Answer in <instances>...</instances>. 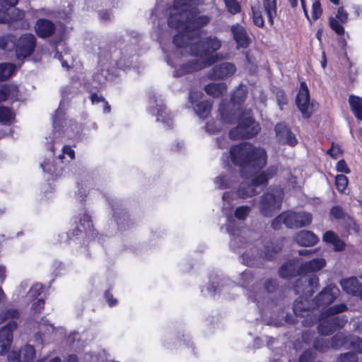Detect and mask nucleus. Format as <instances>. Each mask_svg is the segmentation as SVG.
I'll list each match as a JSON object with an SVG mask.
<instances>
[{
	"label": "nucleus",
	"mask_w": 362,
	"mask_h": 362,
	"mask_svg": "<svg viewBox=\"0 0 362 362\" xmlns=\"http://www.w3.org/2000/svg\"><path fill=\"white\" fill-rule=\"evenodd\" d=\"M195 39L181 42L182 48L178 50L174 46H172L173 50H168L159 37L167 63L175 67L174 76H182L201 70L219 59L218 54H214L222 46V41L218 37L210 35L201 40L198 35Z\"/></svg>",
	"instance_id": "1"
},
{
	"label": "nucleus",
	"mask_w": 362,
	"mask_h": 362,
	"mask_svg": "<svg viewBox=\"0 0 362 362\" xmlns=\"http://www.w3.org/2000/svg\"><path fill=\"white\" fill-rule=\"evenodd\" d=\"M247 88L240 85L231 96V104L227 106L225 102L220 104L218 112L221 118L209 122L206 125V131L214 134L222 129L224 124H232L238 120V124L229 132L231 139H249L257 135L260 131V126L252 117L241 115L240 107L245 100Z\"/></svg>",
	"instance_id": "2"
},
{
	"label": "nucleus",
	"mask_w": 362,
	"mask_h": 362,
	"mask_svg": "<svg viewBox=\"0 0 362 362\" xmlns=\"http://www.w3.org/2000/svg\"><path fill=\"white\" fill-rule=\"evenodd\" d=\"M198 4V0H175L173 7L169 8L168 25L179 30L171 45L177 50L182 48L181 42L195 40V37L200 35L199 29L210 21L209 16L199 15L196 8Z\"/></svg>",
	"instance_id": "3"
},
{
	"label": "nucleus",
	"mask_w": 362,
	"mask_h": 362,
	"mask_svg": "<svg viewBox=\"0 0 362 362\" xmlns=\"http://www.w3.org/2000/svg\"><path fill=\"white\" fill-rule=\"evenodd\" d=\"M230 155L233 163L241 167V175L247 177L267 164L266 151L250 143L232 146Z\"/></svg>",
	"instance_id": "4"
},
{
	"label": "nucleus",
	"mask_w": 362,
	"mask_h": 362,
	"mask_svg": "<svg viewBox=\"0 0 362 362\" xmlns=\"http://www.w3.org/2000/svg\"><path fill=\"white\" fill-rule=\"evenodd\" d=\"M340 291L334 284L326 286L315 298L312 305L303 296L299 297L293 304V312L296 316L304 317L302 324L305 327H310L317 321V316L314 313L315 308L326 306L333 303L339 296Z\"/></svg>",
	"instance_id": "5"
},
{
	"label": "nucleus",
	"mask_w": 362,
	"mask_h": 362,
	"mask_svg": "<svg viewBox=\"0 0 362 362\" xmlns=\"http://www.w3.org/2000/svg\"><path fill=\"white\" fill-rule=\"evenodd\" d=\"M326 264L323 258H316L305 262L300 266V278L297 280L295 285L296 293H302L305 297L311 296L318 288L319 279L313 273L322 269Z\"/></svg>",
	"instance_id": "6"
},
{
	"label": "nucleus",
	"mask_w": 362,
	"mask_h": 362,
	"mask_svg": "<svg viewBox=\"0 0 362 362\" xmlns=\"http://www.w3.org/2000/svg\"><path fill=\"white\" fill-rule=\"evenodd\" d=\"M36 46V38L33 34L25 33L19 37L13 35H6L0 37V48L11 49L15 48L16 57L23 59L30 56Z\"/></svg>",
	"instance_id": "7"
},
{
	"label": "nucleus",
	"mask_w": 362,
	"mask_h": 362,
	"mask_svg": "<svg viewBox=\"0 0 362 362\" xmlns=\"http://www.w3.org/2000/svg\"><path fill=\"white\" fill-rule=\"evenodd\" d=\"M276 173V166L272 165L268 168L267 170L253 177L251 183L247 184L245 182L241 183L236 192L237 197L240 199H247L257 194L259 192L257 188L263 185H266L269 180L273 177Z\"/></svg>",
	"instance_id": "8"
},
{
	"label": "nucleus",
	"mask_w": 362,
	"mask_h": 362,
	"mask_svg": "<svg viewBox=\"0 0 362 362\" xmlns=\"http://www.w3.org/2000/svg\"><path fill=\"white\" fill-rule=\"evenodd\" d=\"M284 192L281 187L270 189L260 198L259 209L260 213L267 217L272 216L281 206Z\"/></svg>",
	"instance_id": "9"
},
{
	"label": "nucleus",
	"mask_w": 362,
	"mask_h": 362,
	"mask_svg": "<svg viewBox=\"0 0 362 362\" xmlns=\"http://www.w3.org/2000/svg\"><path fill=\"white\" fill-rule=\"evenodd\" d=\"M317 320L318 318L317 317ZM318 332L321 335H329L337 329L344 327L348 321L345 315L319 319Z\"/></svg>",
	"instance_id": "10"
},
{
	"label": "nucleus",
	"mask_w": 362,
	"mask_h": 362,
	"mask_svg": "<svg viewBox=\"0 0 362 362\" xmlns=\"http://www.w3.org/2000/svg\"><path fill=\"white\" fill-rule=\"evenodd\" d=\"M311 214L306 211H286V226L288 228H300L309 226L312 223Z\"/></svg>",
	"instance_id": "11"
},
{
	"label": "nucleus",
	"mask_w": 362,
	"mask_h": 362,
	"mask_svg": "<svg viewBox=\"0 0 362 362\" xmlns=\"http://www.w3.org/2000/svg\"><path fill=\"white\" fill-rule=\"evenodd\" d=\"M236 66L231 62H222L214 66L207 73V77L211 80H223L228 78L236 72Z\"/></svg>",
	"instance_id": "12"
},
{
	"label": "nucleus",
	"mask_w": 362,
	"mask_h": 362,
	"mask_svg": "<svg viewBox=\"0 0 362 362\" xmlns=\"http://www.w3.org/2000/svg\"><path fill=\"white\" fill-rule=\"evenodd\" d=\"M296 103L305 118H308L312 114L310 101V93L307 84L304 81L300 83V88L296 98Z\"/></svg>",
	"instance_id": "13"
},
{
	"label": "nucleus",
	"mask_w": 362,
	"mask_h": 362,
	"mask_svg": "<svg viewBox=\"0 0 362 362\" xmlns=\"http://www.w3.org/2000/svg\"><path fill=\"white\" fill-rule=\"evenodd\" d=\"M252 289L249 290L247 294L248 298L254 302H257V306L260 307V305H263L264 303L265 293H271L275 291L277 288V283L274 279H267L264 282V289L260 291H256V289L257 288V285L252 284Z\"/></svg>",
	"instance_id": "14"
},
{
	"label": "nucleus",
	"mask_w": 362,
	"mask_h": 362,
	"mask_svg": "<svg viewBox=\"0 0 362 362\" xmlns=\"http://www.w3.org/2000/svg\"><path fill=\"white\" fill-rule=\"evenodd\" d=\"M347 336L344 333H337L329 341L322 338L317 339L314 341L313 346L316 350L320 352H325L329 347L334 349H338L343 346L347 345Z\"/></svg>",
	"instance_id": "15"
},
{
	"label": "nucleus",
	"mask_w": 362,
	"mask_h": 362,
	"mask_svg": "<svg viewBox=\"0 0 362 362\" xmlns=\"http://www.w3.org/2000/svg\"><path fill=\"white\" fill-rule=\"evenodd\" d=\"M18 327V323L8 322L0 329V355L6 354L13 341V332Z\"/></svg>",
	"instance_id": "16"
},
{
	"label": "nucleus",
	"mask_w": 362,
	"mask_h": 362,
	"mask_svg": "<svg viewBox=\"0 0 362 362\" xmlns=\"http://www.w3.org/2000/svg\"><path fill=\"white\" fill-rule=\"evenodd\" d=\"M202 96V93L201 91L191 90L189 95V100L192 105L196 103L194 109L199 118L205 119L210 113L212 105L209 100L197 103Z\"/></svg>",
	"instance_id": "17"
},
{
	"label": "nucleus",
	"mask_w": 362,
	"mask_h": 362,
	"mask_svg": "<svg viewBox=\"0 0 362 362\" xmlns=\"http://www.w3.org/2000/svg\"><path fill=\"white\" fill-rule=\"evenodd\" d=\"M227 230L230 235V246L233 250L241 247L245 243L243 240V232L231 216H227Z\"/></svg>",
	"instance_id": "18"
},
{
	"label": "nucleus",
	"mask_w": 362,
	"mask_h": 362,
	"mask_svg": "<svg viewBox=\"0 0 362 362\" xmlns=\"http://www.w3.org/2000/svg\"><path fill=\"white\" fill-rule=\"evenodd\" d=\"M151 107L149 111L156 116V120L161 122L164 127H170L173 124L170 115L165 111V107L163 106L162 102L158 103L155 97L150 100Z\"/></svg>",
	"instance_id": "19"
},
{
	"label": "nucleus",
	"mask_w": 362,
	"mask_h": 362,
	"mask_svg": "<svg viewBox=\"0 0 362 362\" xmlns=\"http://www.w3.org/2000/svg\"><path fill=\"white\" fill-rule=\"evenodd\" d=\"M100 70L96 72L93 76V81L97 83L95 86L96 88H100L107 81L113 80L117 75V70L115 68L110 69L109 63L100 61Z\"/></svg>",
	"instance_id": "20"
},
{
	"label": "nucleus",
	"mask_w": 362,
	"mask_h": 362,
	"mask_svg": "<svg viewBox=\"0 0 362 362\" xmlns=\"http://www.w3.org/2000/svg\"><path fill=\"white\" fill-rule=\"evenodd\" d=\"M275 133L278 141L282 144L294 146L298 144V139L291 129L283 122L275 126Z\"/></svg>",
	"instance_id": "21"
},
{
	"label": "nucleus",
	"mask_w": 362,
	"mask_h": 362,
	"mask_svg": "<svg viewBox=\"0 0 362 362\" xmlns=\"http://www.w3.org/2000/svg\"><path fill=\"white\" fill-rule=\"evenodd\" d=\"M35 356V348L30 344H27L22 347L19 351L13 350L9 352L8 361L9 362H30Z\"/></svg>",
	"instance_id": "22"
},
{
	"label": "nucleus",
	"mask_w": 362,
	"mask_h": 362,
	"mask_svg": "<svg viewBox=\"0 0 362 362\" xmlns=\"http://www.w3.org/2000/svg\"><path fill=\"white\" fill-rule=\"evenodd\" d=\"M230 31L237 44V49L247 48L251 43V39L243 25L235 23L231 26Z\"/></svg>",
	"instance_id": "23"
},
{
	"label": "nucleus",
	"mask_w": 362,
	"mask_h": 362,
	"mask_svg": "<svg viewBox=\"0 0 362 362\" xmlns=\"http://www.w3.org/2000/svg\"><path fill=\"white\" fill-rule=\"evenodd\" d=\"M79 222V225L77 226L73 232L67 233V236L69 240H71L74 236H77L79 233H82L83 232L88 237L93 236L94 233L92 230L93 223L90 216L87 214H84L80 218Z\"/></svg>",
	"instance_id": "24"
},
{
	"label": "nucleus",
	"mask_w": 362,
	"mask_h": 362,
	"mask_svg": "<svg viewBox=\"0 0 362 362\" xmlns=\"http://www.w3.org/2000/svg\"><path fill=\"white\" fill-rule=\"evenodd\" d=\"M342 289L348 294L360 296L362 293V285L356 277L342 279L340 282Z\"/></svg>",
	"instance_id": "25"
},
{
	"label": "nucleus",
	"mask_w": 362,
	"mask_h": 362,
	"mask_svg": "<svg viewBox=\"0 0 362 362\" xmlns=\"http://www.w3.org/2000/svg\"><path fill=\"white\" fill-rule=\"evenodd\" d=\"M55 26L49 20L40 18L35 23V29L37 35L42 38L49 37L54 32Z\"/></svg>",
	"instance_id": "26"
},
{
	"label": "nucleus",
	"mask_w": 362,
	"mask_h": 362,
	"mask_svg": "<svg viewBox=\"0 0 362 362\" xmlns=\"http://www.w3.org/2000/svg\"><path fill=\"white\" fill-rule=\"evenodd\" d=\"M295 240L301 246L310 247L317 243L318 238L311 231L301 230L296 234Z\"/></svg>",
	"instance_id": "27"
},
{
	"label": "nucleus",
	"mask_w": 362,
	"mask_h": 362,
	"mask_svg": "<svg viewBox=\"0 0 362 362\" xmlns=\"http://www.w3.org/2000/svg\"><path fill=\"white\" fill-rule=\"evenodd\" d=\"M279 273L281 277L289 279L296 274H300V267L296 260H291L284 264L279 269Z\"/></svg>",
	"instance_id": "28"
},
{
	"label": "nucleus",
	"mask_w": 362,
	"mask_h": 362,
	"mask_svg": "<svg viewBox=\"0 0 362 362\" xmlns=\"http://www.w3.org/2000/svg\"><path fill=\"white\" fill-rule=\"evenodd\" d=\"M206 93L214 98H219L224 95L227 92V85L226 83H210L205 86Z\"/></svg>",
	"instance_id": "29"
},
{
	"label": "nucleus",
	"mask_w": 362,
	"mask_h": 362,
	"mask_svg": "<svg viewBox=\"0 0 362 362\" xmlns=\"http://www.w3.org/2000/svg\"><path fill=\"white\" fill-rule=\"evenodd\" d=\"M18 89L14 84L0 85V102L6 100H17Z\"/></svg>",
	"instance_id": "30"
},
{
	"label": "nucleus",
	"mask_w": 362,
	"mask_h": 362,
	"mask_svg": "<svg viewBox=\"0 0 362 362\" xmlns=\"http://www.w3.org/2000/svg\"><path fill=\"white\" fill-rule=\"evenodd\" d=\"M38 329L39 331L35 334V341L40 344H42L44 341L43 336L47 333H50L54 332V327L52 324H50L47 320L42 319L40 322H38Z\"/></svg>",
	"instance_id": "31"
},
{
	"label": "nucleus",
	"mask_w": 362,
	"mask_h": 362,
	"mask_svg": "<svg viewBox=\"0 0 362 362\" xmlns=\"http://www.w3.org/2000/svg\"><path fill=\"white\" fill-rule=\"evenodd\" d=\"M264 11L271 25H274V19L277 15L276 0H262Z\"/></svg>",
	"instance_id": "32"
},
{
	"label": "nucleus",
	"mask_w": 362,
	"mask_h": 362,
	"mask_svg": "<svg viewBox=\"0 0 362 362\" xmlns=\"http://www.w3.org/2000/svg\"><path fill=\"white\" fill-rule=\"evenodd\" d=\"M236 181V176L230 173V175H221L214 180V184L216 188L224 189L233 187Z\"/></svg>",
	"instance_id": "33"
},
{
	"label": "nucleus",
	"mask_w": 362,
	"mask_h": 362,
	"mask_svg": "<svg viewBox=\"0 0 362 362\" xmlns=\"http://www.w3.org/2000/svg\"><path fill=\"white\" fill-rule=\"evenodd\" d=\"M262 257V253H259L256 248H250L242 254V260L244 264L247 266H255L257 264V261Z\"/></svg>",
	"instance_id": "34"
},
{
	"label": "nucleus",
	"mask_w": 362,
	"mask_h": 362,
	"mask_svg": "<svg viewBox=\"0 0 362 362\" xmlns=\"http://www.w3.org/2000/svg\"><path fill=\"white\" fill-rule=\"evenodd\" d=\"M282 240L269 242L264 245V255L267 259H272L282 248Z\"/></svg>",
	"instance_id": "35"
},
{
	"label": "nucleus",
	"mask_w": 362,
	"mask_h": 362,
	"mask_svg": "<svg viewBox=\"0 0 362 362\" xmlns=\"http://www.w3.org/2000/svg\"><path fill=\"white\" fill-rule=\"evenodd\" d=\"M252 18L255 25L259 28L264 26L260 4L258 1L251 5Z\"/></svg>",
	"instance_id": "36"
},
{
	"label": "nucleus",
	"mask_w": 362,
	"mask_h": 362,
	"mask_svg": "<svg viewBox=\"0 0 362 362\" xmlns=\"http://www.w3.org/2000/svg\"><path fill=\"white\" fill-rule=\"evenodd\" d=\"M349 103L355 117L362 121V98L355 95H350Z\"/></svg>",
	"instance_id": "37"
},
{
	"label": "nucleus",
	"mask_w": 362,
	"mask_h": 362,
	"mask_svg": "<svg viewBox=\"0 0 362 362\" xmlns=\"http://www.w3.org/2000/svg\"><path fill=\"white\" fill-rule=\"evenodd\" d=\"M324 241L331 243L334 245V250L341 251L344 248V242L332 231H327L323 235Z\"/></svg>",
	"instance_id": "38"
},
{
	"label": "nucleus",
	"mask_w": 362,
	"mask_h": 362,
	"mask_svg": "<svg viewBox=\"0 0 362 362\" xmlns=\"http://www.w3.org/2000/svg\"><path fill=\"white\" fill-rule=\"evenodd\" d=\"M347 306L344 303H340L337 305H334L327 310H325L324 312H322L320 315V319H325V318H329L334 317L333 315H337L338 313H343L347 310Z\"/></svg>",
	"instance_id": "39"
},
{
	"label": "nucleus",
	"mask_w": 362,
	"mask_h": 362,
	"mask_svg": "<svg viewBox=\"0 0 362 362\" xmlns=\"http://www.w3.org/2000/svg\"><path fill=\"white\" fill-rule=\"evenodd\" d=\"M19 317L20 313L18 310L15 308L6 309L0 313V324L8 320L9 322L14 321L17 323V320Z\"/></svg>",
	"instance_id": "40"
},
{
	"label": "nucleus",
	"mask_w": 362,
	"mask_h": 362,
	"mask_svg": "<svg viewBox=\"0 0 362 362\" xmlns=\"http://www.w3.org/2000/svg\"><path fill=\"white\" fill-rule=\"evenodd\" d=\"M62 103H60L59 107L56 110L55 114L53 117V128L54 131V134L59 133L62 130V128L64 127L63 123H66L64 121V112L62 111Z\"/></svg>",
	"instance_id": "41"
},
{
	"label": "nucleus",
	"mask_w": 362,
	"mask_h": 362,
	"mask_svg": "<svg viewBox=\"0 0 362 362\" xmlns=\"http://www.w3.org/2000/svg\"><path fill=\"white\" fill-rule=\"evenodd\" d=\"M122 55H124V53H122ZM137 59L138 57L136 55H132L129 57L123 56L121 59L116 61L117 69H125L130 66L134 67V66L132 64L133 62H136Z\"/></svg>",
	"instance_id": "42"
},
{
	"label": "nucleus",
	"mask_w": 362,
	"mask_h": 362,
	"mask_svg": "<svg viewBox=\"0 0 362 362\" xmlns=\"http://www.w3.org/2000/svg\"><path fill=\"white\" fill-rule=\"evenodd\" d=\"M16 66L11 63H3L0 64V81H4L11 77L15 72Z\"/></svg>",
	"instance_id": "43"
},
{
	"label": "nucleus",
	"mask_w": 362,
	"mask_h": 362,
	"mask_svg": "<svg viewBox=\"0 0 362 362\" xmlns=\"http://www.w3.org/2000/svg\"><path fill=\"white\" fill-rule=\"evenodd\" d=\"M347 348L353 349L356 353L362 354V339L354 335L347 336Z\"/></svg>",
	"instance_id": "44"
},
{
	"label": "nucleus",
	"mask_w": 362,
	"mask_h": 362,
	"mask_svg": "<svg viewBox=\"0 0 362 362\" xmlns=\"http://www.w3.org/2000/svg\"><path fill=\"white\" fill-rule=\"evenodd\" d=\"M13 112L8 108L0 106V122L4 124H10L14 119Z\"/></svg>",
	"instance_id": "45"
},
{
	"label": "nucleus",
	"mask_w": 362,
	"mask_h": 362,
	"mask_svg": "<svg viewBox=\"0 0 362 362\" xmlns=\"http://www.w3.org/2000/svg\"><path fill=\"white\" fill-rule=\"evenodd\" d=\"M227 11L231 15H236L241 11L240 4L237 0H223Z\"/></svg>",
	"instance_id": "46"
},
{
	"label": "nucleus",
	"mask_w": 362,
	"mask_h": 362,
	"mask_svg": "<svg viewBox=\"0 0 362 362\" xmlns=\"http://www.w3.org/2000/svg\"><path fill=\"white\" fill-rule=\"evenodd\" d=\"M251 211V208L248 206H241L235 209L234 212L235 217L240 220L244 221Z\"/></svg>",
	"instance_id": "47"
},
{
	"label": "nucleus",
	"mask_w": 362,
	"mask_h": 362,
	"mask_svg": "<svg viewBox=\"0 0 362 362\" xmlns=\"http://www.w3.org/2000/svg\"><path fill=\"white\" fill-rule=\"evenodd\" d=\"M348 178L344 175H337L335 177V185L339 192H343L348 185Z\"/></svg>",
	"instance_id": "48"
},
{
	"label": "nucleus",
	"mask_w": 362,
	"mask_h": 362,
	"mask_svg": "<svg viewBox=\"0 0 362 362\" xmlns=\"http://www.w3.org/2000/svg\"><path fill=\"white\" fill-rule=\"evenodd\" d=\"M253 280V276L250 270H245L240 274V285L244 288H247Z\"/></svg>",
	"instance_id": "49"
},
{
	"label": "nucleus",
	"mask_w": 362,
	"mask_h": 362,
	"mask_svg": "<svg viewBox=\"0 0 362 362\" xmlns=\"http://www.w3.org/2000/svg\"><path fill=\"white\" fill-rule=\"evenodd\" d=\"M358 358L356 353L347 352L339 355L337 358L338 362H358Z\"/></svg>",
	"instance_id": "50"
},
{
	"label": "nucleus",
	"mask_w": 362,
	"mask_h": 362,
	"mask_svg": "<svg viewBox=\"0 0 362 362\" xmlns=\"http://www.w3.org/2000/svg\"><path fill=\"white\" fill-rule=\"evenodd\" d=\"M40 166L42 167L44 172H47V173L55 176L59 175L55 165H54L52 162H50L49 160H45L42 163L40 164Z\"/></svg>",
	"instance_id": "51"
},
{
	"label": "nucleus",
	"mask_w": 362,
	"mask_h": 362,
	"mask_svg": "<svg viewBox=\"0 0 362 362\" xmlns=\"http://www.w3.org/2000/svg\"><path fill=\"white\" fill-rule=\"evenodd\" d=\"M9 13V23L13 21H18L24 18L25 13L23 11L15 8L11 11Z\"/></svg>",
	"instance_id": "52"
},
{
	"label": "nucleus",
	"mask_w": 362,
	"mask_h": 362,
	"mask_svg": "<svg viewBox=\"0 0 362 362\" xmlns=\"http://www.w3.org/2000/svg\"><path fill=\"white\" fill-rule=\"evenodd\" d=\"M43 286L41 284H35L30 288L28 292V296L32 299H35L39 295H40Z\"/></svg>",
	"instance_id": "53"
},
{
	"label": "nucleus",
	"mask_w": 362,
	"mask_h": 362,
	"mask_svg": "<svg viewBox=\"0 0 362 362\" xmlns=\"http://www.w3.org/2000/svg\"><path fill=\"white\" fill-rule=\"evenodd\" d=\"M329 25L331 28L338 35H343L344 33V28L340 23L335 18H329Z\"/></svg>",
	"instance_id": "54"
},
{
	"label": "nucleus",
	"mask_w": 362,
	"mask_h": 362,
	"mask_svg": "<svg viewBox=\"0 0 362 362\" xmlns=\"http://www.w3.org/2000/svg\"><path fill=\"white\" fill-rule=\"evenodd\" d=\"M282 223L286 226V212L281 213L273 220L272 227L274 230H278L281 228Z\"/></svg>",
	"instance_id": "55"
},
{
	"label": "nucleus",
	"mask_w": 362,
	"mask_h": 362,
	"mask_svg": "<svg viewBox=\"0 0 362 362\" xmlns=\"http://www.w3.org/2000/svg\"><path fill=\"white\" fill-rule=\"evenodd\" d=\"M321 5L319 1H315L312 5V18L313 20H317L322 14Z\"/></svg>",
	"instance_id": "56"
},
{
	"label": "nucleus",
	"mask_w": 362,
	"mask_h": 362,
	"mask_svg": "<svg viewBox=\"0 0 362 362\" xmlns=\"http://www.w3.org/2000/svg\"><path fill=\"white\" fill-rule=\"evenodd\" d=\"M336 170H337V172L343 173L345 174H349L351 172L346 163L343 159H341L337 162V163L336 165Z\"/></svg>",
	"instance_id": "57"
},
{
	"label": "nucleus",
	"mask_w": 362,
	"mask_h": 362,
	"mask_svg": "<svg viewBox=\"0 0 362 362\" xmlns=\"http://www.w3.org/2000/svg\"><path fill=\"white\" fill-rule=\"evenodd\" d=\"M337 18L341 23H345L348 21V13L343 7H339L337 10Z\"/></svg>",
	"instance_id": "58"
},
{
	"label": "nucleus",
	"mask_w": 362,
	"mask_h": 362,
	"mask_svg": "<svg viewBox=\"0 0 362 362\" xmlns=\"http://www.w3.org/2000/svg\"><path fill=\"white\" fill-rule=\"evenodd\" d=\"M45 302L42 298H39L32 305V310L35 313H40L44 308Z\"/></svg>",
	"instance_id": "59"
},
{
	"label": "nucleus",
	"mask_w": 362,
	"mask_h": 362,
	"mask_svg": "<svg viewBox=\"0 0 362 362\" xmlns=\"http://www.w3.org/2000/svg\"><path fill=\"white\" fill-rule=\"evenodd\" d=\"M62 155L59 156V158L62 159V158L67 155L70 159H73L74 158L75 152L69 146H64L62 149Z\"/></svg>",
	"instance_id": "60"
},
{
	"label": "nucleus",
	"mask_w": 362,
	"mask_h": 362,
	"mask_svg": "<svg viewBox=\"0 0 362 362\" xmlns=\"http://www.w3.org/2000/svg\"><path fill=\"white\" fill-rule=\"evenodd\" d=\"M331 214L336 218H343L344 213L341 207L336 206L332 207L331 209Z\"/></svg>",
	"instance_id": "61"
},
{
	"label": "nucleus",
	"mask_w": 362,
	"mask_h": 362,
	"mask_svg": "<svg viewBox=\"0 0 362 362\" xmlns=\"http://www.w3.org/2000/svg\"><path fill=\"white\" fill-rule=\"evenodd\" d=\"M313 358V351L307 350L299 357V362H309Z\"/></svg>",
	"instance_id": "62"
},
{
	"label": "nucleus",
	"mask_w": 362,
	"mask_h": 362,
	"mask_svg": "<svg viewBox=\"0 0 362 362\" xmlns=\"http://www.w3.org/2000/svg\"><path fill=\"white\" fill-rule=\"evenodd\" d=\"M0 23H9V13L4 9H0Z\"/></svg>",
	"instance_id": "63"
},
{
	"label": "nucleus",
	"mask_w": 362,
	"mask_h": 362,
	"mask_svg": "<svg viewBox=\"0 0 362 362\" xmlns=\"http://www.w3.org/2000/svg\"><path fill=\"white\" fill-rule=\"evenodd\" d=\"M276 98H277L279 105L281 107V105L287 103V98L282 91L279 90V92H277Z\"/></svg>",
	"instance_id": "64"
}]
</instances>
